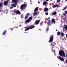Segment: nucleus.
Masks as SVG:
<instances>
[{"instance_id": "nucleus-52", "label": "nucleus", "mask_w": 67, "mask_h": 67, "mask_svg": "<svg viewBox=\"0 0 67 67\" xmlns=\"http://www.w3.org/2000/svg\"><path fill=\"white\" fill-rule=\"evenodd\" d=\"M38 13H38H38H37V14H38Z\"/></svg>"}, {"instance_id": "nucleus-33", "label": "nucleus", "mask_w": 67, "mask_h": 67, "mask_svg": "<svg viewBox=\"0 0 67 67\" xmlns=\"http://www.w3.org/2000/svg\"><path fill=\"white\" fill-rule=\"evenodd\" d=\"M23 14H21V18H23Z\"/></svg>"}, {"instance_id": "nucleus-24", "label": "nucleus", "mask_w": 67, "mask_h": 67, "mask_svg": "<svg viewBox=\"0 0 67 67\" xmlns=\"http://www.w3.org/2000/svg\"><path fill=\"white\" fill-rule=\"evenodd\" d=\"M30 29V28H26V29H25L24 30L25 31H27L28 30H29Z\"/></svg>"}, {"instance_id": "nucleus-22", "label": "nucleus", "mask_w": 67, "mask_h": 67, "mask_svg": "<svg viewBox=\"0 0 67 67\" xmlns=\"http://www.w3.org/2000/svg\"><path fill=\"white\" fill-rule=\"evenodd\" d=\"M56 13H57V12H54L53 13L52 15H55Z\"/></svg>"}, {"instance_id": "nucleus-48", "label": "nucleus", "mask_w": 67, "mask_h": 67, "mask_svg": "<svg viewBox=\"0 0 67 67\" xmlns=\"http://www.w3.org/2000/svg\"><path fill=\"white\" fill-rule=\"evenodd\" d=\"M66 38H67V34H66Z\"/></svg>"}, {"instance_id": "nucleus-20", "label": "nucleus", "mask_w": 67, "mask_h": 67, "mask_svg": "<svg viewBox=\"0 0 67 67\" xmlns=\"http://www.w3.org/2000/svg\"><path fill=\"white\" fill-rule=\"evenodd\" d=\"M58 6V5L57 4H55L53 6H52L53 8H56V7H57Z\"/></svg>"}, {"instance_id": "nucleus-46", "label": "nucleus", "mask_w": 67, "mask_h": 67, "mask_svg": "<svg viewBox=\"0 0 67 67\" xmlns=\"http://www.w3.org/2000/svg\"><path fill=\"white\" fill-rule=\"evenodd\" d=\"M38 2L39 4H40V2L39 1H38Z\"/></svg>"}, {"instance_id": "nucleus-4", "label": "nucleus", "mask_w": 67, "mask_h": 67, "mask_svg": "<svg viewBox=\"0 0 67 67\" xmlns=\"http://www.w3.org/2000/svg\"><path fill=\"white\" fill-rule=\"evenodd\" d=\"M14 12L16 14H21V12L19 10H14Z\"/></svg>"}, {"instance_id": "nucleus-47", "label": "nucleus", "mask_w": 67, "mask_h": 67, "mask_svg": "<svg viewBox=\"0 0 67 67\" xmlns=\"http://www.w3.org/2000/svg\"><path fill=\"white\" fill-rule=\"evenodd\" d=\"M46 1H49V0H46Z\"/></svg>"}, {"instance_id": "nucleus-50", "label": "nucleus", "mask_w": 67, "mask_h": 67, "mask_svg": "<svg viewBox=\"0 0 67 67\" xmlns=\"http://www.w3.org/2000/svg\"><path fill=\"white\" fill-rule=\"evenodd\" d=\"M66 58H67V54H66Z\"/></svg>"}, {"instance_id": "nucleus-45", "label": "nucleus", "mask_w": 67, "mask_h": 67, "mask_svg": "<svg viewBox=\"0 0 67 67\" xmlns=\"http://www.w3.org/2000/svg\"><path fill=\"white\" fill-rule=\"evenodd\" d=\"M60 48H61V49H63V47H61Z\"/></svg>"}, {"instance_id": "nucleus-5", "label": "nucleus", "mask_w": 67, "mask_h": 67, "mask_svg": "<svg viewBox=\"0 0 67 67\" xmlns=\"http://www.w3.org/2000/svg\"><path fill=\"white\" fill-rule=\"evenodd\" d=\"M40 20H37L35 22V23L34 24V25H38L39 23H40Z\"/></svg>"}, {"instance_id": "nucleus-44", "label": "nucleus", "mask_w": 67, "mask_h": 67, "mask_svg": "<svg viewBox=\"0 0 67 67\" xmlns=\"http://www.w3.org/2000/svg\"><path fill=\"white\" fill-rule=\"evenodd\" d=\"M52 45L53 46H54V45L53 44H52Z\"/></svg>"}, {"instance_id": "nucleus-40", "label": "nucleus", "mask_w": 67, "mask_h": 67, "mask_svg": "<svg viewBox=\"0 0 67 67\" xmlns=\"http://www.w3.org/2000/svg\"><path fill=\"white\" fill-rule=\"evenodd\" d=\"M10 29L11 30H13V28Z\"/></svg>"}, {"instance_id": "nucleus-9", "label": "nucleus", "mask_w": 67, "mask_h": 67, "mask_svg": "<svg viewBox=\"0 0 67 67\" xmlns=\"http://www.w3.org/2000/svg\"><path fill=\"white\" fill-rule=\"evenodd\" d=\"M44 12H47L48 11V8L47 7H45L43 9Z\"/></svg>"}, {"instance_id": "nucleus-12", "label": "nucleus", "mask_w": 67, "mask_h": 67, "mask_svg": "<svg viewBox=\"0 0 67 67\" xmlns=\"http://www.w3.org/2000/svg\"><path fill=\"white\" fill-rule=\"evenodd\" d=\"M52 23H54V24H55V20L54 19H52L51 23H52Z\"/></svg>"}, {"instance_id": "nucleus-30", "label": "nucleus", "mask_w": 67, "mask_h": 67, "mask_svg": "<svg viewBox=\"0 0 67 67\" xmlns=\"http://www.w3.org/2000/svg\"><path fill=\"white\" fill-rule=\"evenodd\" d=\"M60 0H57V2H58V3H59V2H60Z\"/></svg>"}, {"instance_id": "nucleus-13", "label": "nucleus", "mask_w": 67, "mask_h": 67, "mask_svg": "<svg viewBox=\"0 0 67 67\" xmlns=\"http://www.w3.org/2000/svg\"><path fill=\"white\" fill-rule=\"evenodd\" d=\"M12 2L13 3H17V2H18V0H12Z\"/></svg>"}, {"instance_id": "nucleus-31", "label": "nucleus", "mask_w": 67, "mask_h": 67, "mask_svg": "<svg viewBox=\"0 0 67 67\" xmlns=\"http://www.w3.org/2000/svg\"><path fill=\"white\" fill-rule=\"evenodd\" d=\"M66 9V7H64V9H62V10L64 11V10H65V9Z\"/></svg>"}, {"instance_id": "nucleus-55", "label": "nucleus", "mask_w": 67, "mask_h": 67, "mask_svg": "<svg viewBox=\"0 0 67 67\" xmlns=\"http://www.w3.org/2000/svg\"><path fill=\"white\" fill-rule=\"evenodd\" d=\"M65 40H66V38H65Z\"/></svg>"}, {"instance_id": "nucleus-27", "label": "nucleus", "mask_w": 67, "mask_h": 67, "mask_svg": "<svg viewBox=\"0 0 67 67\" xmlns=\"http://www.w3.org/2000/svg\"><path fill=\"white\" fill-rule=\"evenodd\" d=\"M57 35H60V32L59 31H58L57 32Z\"/></svg>"}, {"instance_id": "nucleus-39", "label": "nucleus", "mask_w": 67, "mask_h": 67, "mask_svg": "<svg viewBox=\"0 0 67 67\" xmlns=\"http://www.w3.org/2000/svg\"><path fill=\"white\" fill-rule=\"evenodd\" d=\"M0 11L1 12H2V11H3V10H0Z\"/></svg>"}, {"instance_id": "nucleus-7", "label": "nucleus", "mask_w": 67, "mask_h": 67, "mask_svg": "<svg viewBox=\"0 0 67 67\" xmlns=\"http://www.w3.org/2000/svg\"><path fill=\"white\" fill-rule=\"evenodd\" d=\"M17 4L18 3L15 2V4H11V6H12V7H16V5H17Z\"/></svg>"}, {"instance_id": "nucleus-23", "label": "nucleus", "mask_w": 67, "mask_h": 67, "mask_svg": "<svg viewBox=\"0 0 67 67\" xmlns=\"http://www.w3.org/2000/svg\"><path fill=\"white\" fill-rule=\"evenodd\" d=\"M61 35L62 36V37H63V36H64L65 35V34H64V33L63 32L61 33Z\"/></svg>"}, {"instance_id": "nucleus-38", "label": "nucleus", "mask_w": 67, "mask_h": 67, "mask_svg": "<svg viewBox=\"0 0 67 67\" xmlns=\"http://www.w3.org/2000/svg\"><path fill=\"white\" fill-rule=\"evenodd\" d=\"M10 9H12L13 8V7H12V6L11 7H10Z\"/></svg>"}, {"instance_id": "nucleus-35", "label": "nucleus", "mask_w": 67, "mask_h": 67, "mask_svg": "<svg viewBox=\"0 0 67 67\" xmlns=\"http://www.w3.org/2000/svg\"><path fill=\"white\" fill-rule=\"evenodd\" d=\"M46 15H48V12H46L45 13Z\"/></svg>"}, {"instance_id": "nucleus-3", "label": "nucleus", "mask_w": 67, "mask_h": 67, "mask_svg": "<svg viewBox=\"0 0 67 67\" xmlns=\"http://www.w3.org/2000/svg\"><path fill=\"white\" fill-rule=\"evenodd\" d=\"M25 7H27V5L26 4H23L21 5L20 7L21 9H24L25 8Z\"/></svg>"}, {"instance_id": "nucleus-11", "label": "nucleus", "mask_w": 67, "mask_h": 67, "mask_svg": "<svg viewBox=\"0 0 67 67\" xmlns=\"http://www.w3.org/2000/svg\"><path fill=\"white\" fill-rule=\"evenodd\" d=\"M48 21L47 23V24H48V26H49V25H51V24H52V23H50V20H48Z\"/></svg>"}, {"instance_id": "nucleus-25", "label": "nucleus", "mask_w": 67, "mask_h": 67, "mask_svg": "<svg viewBox=\"0 0 67 67\" xmlns=\"http://www.w3.org/2000/svg\"><path fill=\"white\" fill-rule=\"evenodd\" d=\"M48 30H49V28H48V27L46 28V32H47V31H48Z\"/></svg>"}, {"instance_id": "nucleus-26", "label": "nucleus", "mask_w": 67, "mask_h": 67, "mask_svg": "<svg viewBox=\"0 0 67 67\" xmlns=\"http://www.w3.org/2000/svg\"><path fill=\"white\" fill-rule=\"evenodd\" d=\"M65 30L66 31L67 30V25H66L65 27Z\"/></svg>"}, {"instance_id": "nucleus-15", "label": "nucleus", "mask_w": 67, "mask_h": 67, "mask_svg": "<svg viewBox=\"0 0 67 67\" xmlns=\"http://www.w3.org/2000/svg\"><path fill=\"white\" fill-rule=\"evenodd\" d=\"M38 10V7H37L36 8H35L34 10V11L36 12V11H37Z\"/></svg>"}, {"instance_id": "nucleus-14", "label": "nucleus", "mask_w": 67, "mask_h": 67, "mask_svg": "<svg viewBox=\"0 0 67 67\" xmlns=\"http://www.w3.org/2000/svg\"><path fill=\"white\" fill-rule=\"evenodd\" d=\"M47 3V2L44 1L43 3V4L44 5H46Z\"/></svg>"}, {"instance_id": "nucleus-18", "label": "nucleus", "mask_w": 67, "mask_h": 67, "mask_svg": "<svg viewBox=\"0 0 67 67\" xmlns=\"http://www.w3.org/2000/svg\"><path fill=\"white\" fill-rule=\"evenodd\" d=\"M3 6V3H2L1 2L0 3V8H1Z\"/></svg>"}, {"instance_id": "nucleus-21", "label": "nucleus", "mask_w": 67, "mask_h": 67, "mask_svg": "<svg viewBox=\"0 0 67 67\" xmlns=\"http://www.w3.org/2000/svg\"><path fill=\"white\" fill-rule=\"evenodd\" d=\"M30 22V20L28 19L26 20L25 21V23H28V22Z\"/></svg>"}, {"instance_id": "nucleus-19", "label": "nucleus", "mask_w": 67, "mask_h": 67, "mask_svg": "<svg viewBox=\"0 0 67 67\" xmlns=\"http://www.w3.org/2000/svg\"><path fill=\"white\" fill-rule=\"evenodd\" d=\"M33 19V17L31 16L28 19L29 20H32Z\"/></svg>"}, {"instance_id": "nucleus-28", "label": "nucleus", "mask_w": 67, "mask_h": 67, "mask_svg": "<svg viewBox=\"0 0 67 67\" xmlns=\"http://www.w3.org/2000/svg\"><path fill=\"white\" fill-rule=\"evenodd\" d=\"M28 18V16H25V19L26 20L27 18Z\"/></svg>"}, {"instance_id": "nucleus-10", "label": "nucleus", "mask_w": 67, "mask_h": 67, "mask_svg": "<svg viewBox=\"0 0 67 67\" xmlns=\"http://www.w3.org/2000/svg\"><path fill=\"white\" fill-rule=\"evenodd\" d=\"M30 29H32L35 27V26L34 25H31L30 26Z\"/></svg>"}, {"instance_id": "nucleus-51", "label": "nucleus", "mask_w": 67, "mask_h": 67, "mask_svg": "<svg viewBox=\"0 0 67 67\" xmlns=\"http://www.w3.org/2000/svg\"><path fill=\"white\" fill-rule=\"evenodd\" d=\"M65 8H66L67 9V5L66 6V7H65Z\"/></svg>"}, {"instance_id": "nucleus-43", "label": "nucleus", "mask_w": 67, "mask_h": 67, "mask_svg": "<svg viewBox=\"0 0 67 67\" xmlns=\"http://www.w3.org/2000/svg\"><path fill=\"white\" fill-rule=\"evenodd\" d=\"M48 19H49V20L50 19V17H49L48 18Z\"/></svg>"}, {"instance_id": "nucleus-36", "label": "nucleus", "mask_w": 67, "mask_h": 67, "mask_svg": "<svg viewBox=\"0 0 67 67\" xmlns=\"http://www.w3.org/2000/svg\"><path fill=\"white\" fill-rule=\"evenodd\" d=\"M65 13L66 14H67V10L65 11Z\"/></svg>"}, {"instance_id": "nucleus-54", "label": "nucleus", "mask_w": 67, "mask_h": 67, "mask_svg": "<svg viewBox=\"0 0 67 67\" xmlns=\"http://www.w3.org/2000/svg\"><path fill=\"white\" fill-rule=\"evenodd\" d=\"M65 1H67V0H65Z\"/></svg>"}, {"instance_id": "nucleus-37", "label": "nucleus", "mask_w": 67, "mask_h": 67, "mask_svg": "<svg viewBox=\"0 0 67 67\" xmlns=\"http://www.w3.org/2000/svg\"><path fill=\"white\" fill-rule=\"evenodd\" d=\"M42 23H43V22H41L40 23V25H42Z\"/></svg>"}, {"instance_id": "nucleus-32", "label": "nucleus", "mask_w": 67, "mask_h": 67, "mask_svg": "<svg viewBox=\"0 0 67 67\" xmlns=\"http://www.w3.org/2000/svg\"><path fill=\"white\" fill-rule=\"evenodd\" d=\"M29 15V13L27 14L26 15V16H28Z\"/></svg>"}, {"instance_id": "nucleus-34", "label": "nucleus", "mask_w": 67, "mask_h": 67, "mask_svg": "<svg viewBox=\"0 0 67 67\" xmlns=\"http://www.w3.org/2000/svg\"><path fill=\"white\" fill-rule=\"evenodd\" d=\"M28 27H29H29H30V26H29L25 27V29H26V28H28Z\"/></svg>"}, {"instance_id": "nucleus-53", "label": "nucleus", "mask_w": 67, "mask_h": 67, "mask_svg": "<svg viewBox=\"0 0 67 67\" xmlns=\"http://www.w3.org/2000/svg\"><path fill=\"white\" fill-rule=\"evenodd\" d=\"M53 0H50V1H52Z\"/></svg>"}, {"instance_id": "nucleus-41", "label": "nucleus", "mask_w": 67, "mask_h": 67, "mask_svg": "<svg viewBox=\"0 0 67 67\" xmlns=\"http://www.w3.org/2000/svg\"><path fill=\"white\" fill-rule=\"evenodd\" d=\"M52 46V43H51L50 44V46Z\"/></svg>"}, {"instance_id": "nucleus-16", "label": "nucleus", "mask_w": 67, "mask_h": 67, "mask_svg": "<svg viewBox=\"0 0 67 67\" xmlns=\"http://www.w3.org/2000/svg\"><path fill=\"white\" fill-rule=\"evenodd\" d=\"M37 12L35 11L33 14L34 16H35V15H37Z\"/></svg>"}, {"instance_id": "nucleus-17", "label": "nucleus", "mask_w": 67, "mask_h": 67, "mask_svg": "<svg viewBox=\"0 0 67 67\" xmlns=\"http://www.w3.org/2000/svg\"><path fill=\"white\" fill-rule=\"evenodd\" d=\"M6 31H7L5 30L4 31L2 34L3 35H5V34H6Z\"/></svg>"}, {"instance_id": "nucleus-42", "label": "nucleus", "mask_w": 67, "mask_h": 67, "mask_svg": "<svg viewBox=\"0 0 67 67\" xmlns=\"http://www.w3.org/2000/svg\"><path fill=\"white\" fill-rule=\"evenodd\" d=\"M65 63L67 64V59L66 60V61L65 62Z\"/></svg>"}, {"instance_id": "nucleus-1", "label": "nucleus", "mask_w": 67, "mask_h": 67, "mask_svg": "<svg viewBox=\"0 0 67 67\" xmlns=\"http://www.w3.org/2000/svg\"><path fill=\"white\" fill-rule=\"evenodd\" d=\"M60 50L61 51H59V54L60 56H63L64 57H66V55L65 54V52L64 51L62 50L61 49Z\"/></svg>"}, {"instance_id": "nucleus-8", "label": "nucleus", "mask_w": 67, "mask_h": 67, "mask_svg": "<svg viewBox=\"0 0 67 67\" xmlns=\"http://www.w3.org/2000/svg\"><path fill=\"white\" fill-rule=\"evenodd\" d=\"M8 3V1L7 0L4 2V5H7Z\"/></svg>"}, {"instance_id": "nucleus-2", "label": "nucleus", "mask_w": 67, "mask_h": 67, "mask_svg": "<svg viewBox=\"0 0 67 67\" xmlns=\"http://www.w3.org/2000/svg\"><path fill=\"white\" fill-rule=\"evenodd\" d=\"M54 39V35H51L50 36V37L49 38V40L48 41L49 43H51Z\"/></svg>"}, {"instance_id": "nucleus-29", "label": "nucleus", "mask_w": 67, "mask_h": 67, "mask_svg": "<svg viewBox=\"0 0 67 67\" xmlns=\"http://www.w3.org/2000/svg\"><path fill=\"white\" fill-rule=\"evenodd\" d=\"M63 15L64 16H65L66 15V13H63Z\"/></svg>"}, {"instance_id": "nucleus-49", "label": "nucleus", "mask_w": 67, "mask_h": 67, "mask_svg": "<svg viewBox=\"0 0 67 67\" xmlns=\"http://www.w3.org/2000/svg\"><path fill=\"white\" fill-rule=\"evenodd\" d=\"M45 7H47V5H45Z\"/></svg>"}, {"instance_id": "nucleus-6", "label": "nucleus", "mask_w": 67, "mask_h": 67, "mask_svg": "<svg viewBox=\"0 0 67 67\" xmlns=\"http://www.w3.org/2000/svg\"><path fill=\"white\" fill-rule=\"evenodd\" d=\"M57 58L58 59H59L62 62H64V59L62 58V57L60 56L57 57Z\"/></svg>"}]
</instances>
